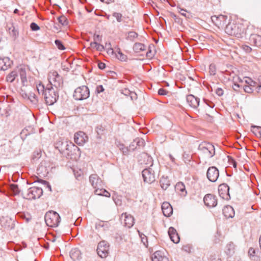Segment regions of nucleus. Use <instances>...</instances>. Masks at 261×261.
<instances>
[{
    "label": "nucleus",
    "instance_id": "nucleus-1",
    "mask_svg": "<svg viewBox=\"0 0 261 261\" xmlns=\"http://www.w3.org/2000/svg\"><path fill=\"white\" fill-rule=\"evenodd\" d=\"M225 31L229 35L241 38L246 34V28L243 23L231 21L226 25Z\"/></svg>",
    "mask_w": 261,
    "mask_h": 261
},
{
    "label": "nucleus",
    "instance_id": "nucleus-2",
    "mask_svg": "<svg viewBox=\"0 0 261 261\" xmlns=\"http://www.w3.org/2000/svg\"><path fill=\"white\" fill-rule=\"evenodd\" d=\"M48 80L49 85H48L47 87L52 86L54 88L59 89L63 86V78L58 72L55 70L49 71L48 74Z\"/></svg>",
    "mask_w": 261,
    "mask_h": 261
},
{
    "label": "nucleus",
    "instance_id": "nucleus-3",
    "mask_svg": "<svg viewBox=\"0 0 261 261\" xmlns=\"http://www.w3.org/2000/svg\"><path fill=\"white\" fill-rule=\"evenodd\" d=\"M58 89L53 87H46L44 93V99L47 105H53L55 103L59 97Z\"/></svg>",
    "mask_w": 261,
    "mask_h": 261
},
{
    "label": "nucleus",
    "instance_id": "nucleus-4",
    "mask_svg": "<svg viewBox=\"0 0 261 261\" xmlns=\"http://www.w3.org/2000/svg\"><path fill=\"white\" fill-rule=\"evenodd\" d=\"M44 219L46 225L49 227H57L60 222V217L56 212L49 211L46 213Z\"/></svg>",
    "mask_w": 261,
    "mask_h": 261
},
{
    "label": "nucleus",
    "instance_id": "nucleus-5",
    "mask_svg": "<svg viewBox=\"0 0 261 261\" xmlns=\"http://www.w3.org/2000/svg\"><path fill=\"white\" fill-rule=\"evenodd\" d=\"M198 150L207 158H211L215 154L214 146L209 142H204L199 144Z\"/></svg>",
    "mask_w": 261,
    "mask_h": 261
},
{
    "label": "nucleus",
    "instance_id": "nucleus-6",
    "mask_svg": "<svg viewBox=\"0 0 261 261\" xmlns=\"http://www.w3.org/2000/svg\"><path fill=\"white\" fill-rule=\"evenodd\" d=\"M90 91L86 86H82L76 88L73 95V98L76 100H83L89 97Z\"/></svg>",
    "mask_w": 261,
    "mask_h": 261
},
{
    "label": "nucleus",
    "instance_id": "nucleus-7",
    "mask_svg": "<svg viewBox=\"0 0 261 261\" xmlns=\"http://www.w3.org/2000/svg\"><path fill=\"white\" fill-rule=\"evenodd\" d=\"M43 194V190L41 188L33 187L28 189L26 193H22L23 197L28 200L39 198Z\"/></svg>",
    "mask_w": 261,
    "mask_h": 261
},
{
    "label": "nucleus",
    "instance_id": "nucleus-8",
    "mask_svg": "<svg viewBox=\"0 0 261 261\" xmlns=\"http://www.w3.org/2000/svg\"><path fill=\"white\" fill-rule=\"evenodd\" d=\"M79 148L72 143L66 142L61 144L60 151L67 158L71 157L76 150H79Z\"/></svg>",
    "mask_w": 261,
    "mask_h": 261
},
{
    "label": "nucleus",
    "instance_id": "nucleus-9",
    "mask_svg": "<svg viewBox=\"0 0 261 261\" xmlns=\"http://www.w3.org/2000/svg\"><path fill=\"white\" fill-rule=\"evenodd\" d=\"M152 167L153 164L151 163L149 167L144 169L142 172V176L145 182L151 184L155 180L154 172Z\"/></svg>",
    "mask_w": 261,
    "mask_h": 261
},
{
    "label": "nucleus",
    "instance_id": "nucleus-10",
    "mask_svg": "<svg viewBox=\"0 0 261 261\" xmlns=\"http://www.w3.org/2000/svg\"><path fill=\"white\" fill-rule=\"evenodd\" d=\"M110 245L105 241H100L97 245V253L101 258L106 257L109 253Z\"/></svg>",
    "mask_w": 261,
    "mask_h": 261
},
{
    "label": "nucleus",
    "instance_id": "nucleus-11",
    "mask_svg": "<svg viewBox=\"0 0 261 261\" xmlns=\"http://www.w3.org/2000/svg\"><path fill=\"white\" fill-rule=\"evenodd\" d=\"M206 176L210 181H216L219 176L218 169L214 166L209 167L207 171Z\"/></svg>",
    "mask_w": 261,
    "mask_h": 261
},
{
    "label": "nucleus",
    "instance_id": "nucleus-12",
    "mask_svg": "<svg viewBox=\"0 0 261 261\" xmlns=\"http://www.w3.org/2000/svg\"><path fill=\"white\" fill-rule=\"evenodd\" d=\"M229 191V187L226 184H222L219 186L218 192L222 198L225 200H229L230 198Z\"/></svg>",
    "mask_w": 261,
    "mask_h": 261
},
{
    "label": "nucleus",
    "instance_id": "nucleus-13",
    "mask_svg": "<svg viewBox=\"0 0 261 261\" xmlns=\"http://www.w3.org/2000/svg\"><path fill=\"white\" fill-rule=\"evenodd\" d=\"M203 201L205 205L208 207H215L217 204V198L216 196L207 194L203 198Z\"/></svg>",
    "mask_w": 261,
    "mask_h": 261
},
{
    "label": "nucleus",
    "instance_id": "nucleus-14",
    "mask_svg": "<svg viewBox=\"0 0 261 261\" xmlns=\"http://www.w3.org/2000/svg\"><path fill=\"white\" fill-rule=\"evenodd\" d=\"M212 21L218 28L222 27L226 23L227 17L225 15H214L211 17Z\"/></svg>",
    "mask_w": 261,
    "mask_h": 261
},
{
    "label": "nucleus",
    "instance_id": "nucleus-15",
    "mask_svg": "<svg viewBox=\"0 0 261 261\" xmlns=\"http://www.w3.org/2000/svg\"><path fill=\"white\" fill-rule=\"evenodd\" d=\"M89 182L93 188L102 187V180L96 174L90 175Z\"/></svg>",
    "mask_w": 261,
    "mask_h": 261
},
{
    "label": "nucleus",
    "instance_id": "nucleus-16",
    "mask_svg": "<svg viewBox=\"0 0 261 261\" xmlns=\"http://www.w3.org/2000/svg\"><path fill=\"white\" fill-rule=\"evenodd\" d=\"M74 142L79 145H83L88 140V137L83 132H79L74 134Z\"/></svg>",
    "mask_w": 261,
    "mask_h": 261
},
{
    "label": "nucleus",
    "instance_id": "nucleus-17",
    "mask_svg": "<svg viewBox=\"0 0 261 261\" xmlns=\"http://www.w3.org/2000/svg\"><path fill=\"white\" fill-rule=\"evenodd\" d=\"M186 100L189 105L193 109H197L199 105V98L190 94L187 95Z\"/></svg>",
    "mask_w": 261,
    "mask_h": 261
},
{
    "label": "nucleus",
    "instance_id": "nucleus-18",
    "mask_svg": "<svg viewBox=\"0 0 261 261\" xmlns=\"http://www.w3.org/2000/svg\"><path fill=\"white\" fill-rule=\"evenodd\" d=\"M2 226L7 229H13L14 227V221L8 217H3L1 219Z\"/></svg>",
    "mask_w": 261,
    "mask_h": 261
},
{
    "label": "nucleus",
    "instance_id": "nucleus-19",
    "mask_svg": "<svg viewBox=\"0 0 261 261\" xmlns=\"http://www.w3.org/2000/svg\"><path fill=\"white\" fill-rule=\"evenodd\" d=\"M168 234L171 240L174 243H178L180 238L176 230L172 227H170L168 230Z\"/></svg>",
    "mask_w": 261,
    "mask_h": 261
},
{
    "label": "nucleus",
    "instance_id": "nucleus-20",
    "mask_svg": "<svg viewBox=\"0 0 261 261\" xmlns=\"http://www.w3.org/2000/svg\"><path fill=\"white\" fill-rule=\"evenodd\" d=\"M145 145V141L144 139L140 138H137L130 143L129 146V149L134 150L136 149L137 146L143 147Z\"/></svg>",
    "mask_w": 261,
    "mask_h": 261
},
{
    "label": "nucleus",
    "instance_id": "nucleus-21",
    "mask_svg": "<svg viewBox=\"0 0 261 261\" xmlns=\"http://www.w3.org/2000/svg\"><path fill=\"white\" fill-rule=\"evenodd\" d=\"M12 64V61L8 58L0 59V70H6L8 69Z\"/></svg>",
    "mask_w": 261,
    "mask_h": 261
},
{
    "label": "nucleus",
    "instance_id": "nucleus-22",
    "mask_svg": "<svg viewBox=\"0 0 261 261\" xmlns=\"http://www.w3.org/2000/svg\"><path fill=\"white\" fill-rule=\"evenodd\" d=\"M16 70L17 74L19 73L20 76L22 85L23 86L27 85L28 81L27 79L26 68L24 67L20 66Z\"/></svg>",
    "mask_w": 261,
    "mask_h": 261
},
{
    "label": "nucleus",
    "instance_id": "nucleus-23",
    "mask_svg": "<svg viewBox=\"0 0 261 261\" xmlns=\"http://www.w3.org/2000/svg\"><path fill=\"white\" fill-rule=\"evenodd\" d=\"M163 213L166 217H169L173 212V209L170 204L167 202H164L162 205Z\"/></svg>",
    "mask_w": 261,
    "mask_h": 261
},
{
    "label": "nucleus",
    "instance_id": "nucleus-24",
    "mask_svg": "<svg viewBox=\"0 0 261 261\" xmlns=\"http://www.w3.org/2000/svg\"><path fill=\"white\" fill-rule=\"evenodd\" d=\"M123 216L124 217V225L128 228L132 227L134 224V217L130 215H127L126 213L123 214L122 215V217Z\"/></svg>",
    "mask_w": 261,
    "mask_h": 261
},
{
    "label": "nucleus",
    "instance_id": "nucleus-25",
    "mask_svg": "<svg viewBox=\"0 0 261 261\" xmlns=\"http://www.w3.org/2000/svg\"><path fill=\"white\" fill-rule=\"evenodd\" d=\"M152 261H168V259L163 255L161 251H155L151 256Z\"/></svg>",
    "mask_w": 261,
    "mask_h": 261
},
{
    "label": "nucleus",
    "instance_id": "nucleus-26",
    "mask_svg": "<svg viewBox=\"0 0 261 261\" xmlns=\"http://www.w3.org/2000/svg\"><path fill=\"white\" fill-rule=\"evenodd\" d=\"M223 213L226 218H233L234 216V211L230 205H227L223 208Z\"/></svg>",
    "mask_w": 261,
    "mask_h": 261
},
{
    "label": "nucleus",
    "instance_id": "nucleus-27",
    "mask_svg": "<svg viewBox=\"0 0 261 261\" xmlns=\"http://www.w3.org/2000/svg\"><path fill=\"white\" fill-rule=\"evenodd\" d=\"M70 257L74 261L80 260L82 258L81 251L76 248L71 249L70 252Z\"/></svg>",
    "mask_w": 261,
    "mask_h": 261
},
{
    "label": "nucleus",
    "instance_id": "nucleus-28",
    "mask_svg": "<svg viewBox=\"0 0 261 261\" xmlns=\"http://www.w3.org/2000/svg\"><path fill=\"white\" fill-rule=\"evenodd\" d=\"M37 172L38 175L40 176H45L48 173V170L45 166L44 165V163H41L39 165L37 169Z\"/></svg>",
    "mask_w": 261,
    "mask_h": 261
},
{
    "label": "nucleus",
    "instance_id": "nucleus-29",
    "mask_svg": "<svg viewBox=\"0 0 261 261\" xmlns=\"http://www.w3.org/2000/svg\"><path fill=\"white\" fill-rule=\"evenodd\" d=\"M160 185L163 190H166L170 185V181L168 178L163 176L160 179Z\"/></svg>",
    "mask_w": 261,
    "mask_h": 261
},
{
    "label": "nucleus",
    "instance_id": "nucleus-30",
    "mask_svg": "<svg viewBox=\"0 0 261 261\" xmlns=\"http://www.w3.org/2000/svg\"><path fill=\"white\" fill-rule=\"evenodd\" d=\"M175 190L178 192H180V194L185 195L186 194L187 192L186 191L185 185L181 182H179L176 184L175 187Z\"/></svg>",
    "mask_w": 261,
    "mask_h": 261
},
{
    "label": "nucleus",
    "instance_id": "nucleus-31",
    "mask_svg": "<svg viewBox=\"0 0 261 261\" xmlns=\"http://www.w3.org/2000/svg\"><path fill=\"white\" fill-rule=\"evenodd\" d=\"M146 48V46L141 43H136L133 46L134 51L137 53L145 50Z\"/></svg>",
    "mask_w": 261,
    "mask_h": 261
},
{
    "label": "nucleus",
    "instance_id": "nucleus-32",
    "mask_svg": "<svg viewBox=\"0 0 261 261\" xmlns=\"http://www.w3.org/2000/svg\"><path fill=\"white\" fill-rule=\"evenodd\" d=\"M250 40L255 46L258 47L261 46V36L257 35H252Z\"/></svg>",
    "mask_w": 261,
    "mask_h": 261
},
{
    "label": "nucleus",
    "instance_id": "nucleus-33",
    "mask_svg": "<svg viewBox=\"0 0 261 261\" xmlns=\"http://www.w3.org/2000/svg\"><path fill=\"white\" fill-rule=\"evenodd\" d=\"M256 250L254 248L251 247L248 250V255L252 260L257 261L258 260V256L256 254Z\"/></svg>",
    "mask_w": 261,
    "mask_h": 261
},
{
    "label": "nucleus",
    "instance_id": "nucleus-34",
    "mask_svg": "<svg viewBox=\"0 0 261 261\" xmlns=\"http://www.w3.org/2000/svg\"><path fill=\"white\" fill-rule=\"evenodd\" d=\"M9 190L13 195H18L20 192L18 185L14 184H12L9 186Z\"/></svg>",
    "mask_w": 261,
    "mask_h": 261
},
{
    "label": "nucleus",
    "instance_id": "nucleus-35",
    "mask_svg": "<svg viewBox=\"0 0 261 261\" xmlns=\"http://www.w3.org/2000/svg\"><path fill=\"white\" fill-rule=\"evenodd\" d=\"M90 45L91 47L95 48L97 51H102L105 49L103 45L96 42H91Z\"/></svg>",
    "mask_w": 261,
    "mask_h": 261
},
{
    "label": "nucleus",
    "instance_id": "nucleus-36",
    "mask_svg": "<svg viewBox=\"0 0 261 261\" xmlns=\"http://www.w3.org/2000/svg\"><path fill=\"white\" fill-rule=\"evenodd\" d=\"M18 74L17 70L13 71L7 76V81L9 82L12 83L15 80Z\"/></svg>",
    "mask_w": 261,
    "mask_h": 261
},
{
    "label": "nucleus",
    "instance_id": "nucleus-37",
    "mask_svg": "<svg viewBox=\"0 0 261 261\" xmlns=\"http://www.w3.org/2000/svg\"><path fill=\"white\" fill-rule=\"evenodd\" d=\"M109 225L108 222H104L103 221H100L97 223L95 225V228L97 229H99L100 228L104 227V230L107 229L109 228Z\"/></svg>",
    "mask_w": 261,
    "mask_h": 261
},
{
    "label": "nucleus",
    "instance_id": "nucleus-38",
    "mask_svg": "<svg viewBox=\"0 0 261 261\" xmlns=\"http://www.w3.org/2000/svg\"><path fill=\"white\" fill-rule=\"evenodd\" d=\"M9 31L10 34L15 38L17 37L18 35V31L13 24H11V26L9 28Z\"/></svg>",
    "mask_w": 261,
    "mask_h": 261
},
{
    "label": "nucleus",
    "instance_id": "nucleus-39",
    "mask_svg": "<svg viewBox=\"0 0 261 261\" xmlns=\"http://www.w3.org/2000/svg\"><path fill=\"white\" fill-rule=\"evenodd\" d=\"M118 51H117V54H116V56L118 59L121 61H125L127 57L125 55H124L120 50V49H118Z\"/></svg>",
    "mask_w": 261,
    "mask_h": 261
},
{
    "label": "nucleus",
    "instance_id": "nucleus-40",
    "mask_svg": "<svg viewBox=\"0 0 261 261\" xmlns=\"http://www.w3.org/2000/svg\"><path fill=\"white\" fill-rule=\"evenodd\" d=\"M36 89L39 94H42L44 95L45 89L44 86L41 83H39L36 85Z\"/></svg>",
    "mask_w": 261,
    "mask_h": 261
},
{
    "label": "nucleus",
    "instance_id": "nucleus-41",
    "mask_svg": "<svg viewBox=\"0 0 261 261\" xmlns=\"http://www.w3.org/2000/svg\"><path fill=\"white\" fill-rule=\"evenodd\" d=\"M138 37V34L134 31H130L128 32V35L127 36V39L129 40L130 41H134L135 38Z\"/></svg>",
    "mask_w": 261,
    "mask_h": 261
},
{
    "label": "nucleus",
    "instance_id": "nucleus-42",
    "mask_svg": "<svg viewBox=\"0 0 261 261\" xmlns=\"http://www.w3.org/2000/svg\"><path fill=\"white\" fill-rule=\"evenodd\" d=\"M60 23L62 25H67L68 24L67 19L65 16H61L58 18Z\"/></svg>",
    "mask_w": 261,
    "mask_h": 261
},
{
    "label": "nucleus",
    "instance_id": "nucleus-43",
    "mask_svg": "<svg viewBox=\"0 0 261 261\" xmlns=\"http://www.w3.org/2000/svg\"><path fill=\"white\" fill-rule=\"evenodd\" d=\"M217 68L216 66L214 64H210L209 66V72L211 75H215L216 74Z\"/></svg>",
    "mask_w": 261,
    "mask_h": 261
},
{
    "label": "nucleus",
    "instance_id": "nucleus-44",
    "mask_svg": "<svg viewBox=\"0 0 261 261\" xmlns=\"http://www.w3.org/2000/svg\"><path fill=\"white\" fill-rule=\"evenodd\" d=\"M113 16L116 18L117 21L120 22L123 20V16L121 13L117 12H114L112 14Z\"/></svg>",
    "mask_w": 261,
    "mask_h": 261
},
{
    "label": "nucleus",
    "instance_id": "nucleus-45",
    "mask_svg": "<svg viewBox=\"0 0 261 261\" xmlns=\"http://www.w3.org/2000/svg\"><path fill=\"white\" fill-rule=\"evenodd\" d=\"M55 43L59 49L64 50L65 49V47L61 41L59 40H56Z\"/></svg>",
    "mask_w": 261,
    "mask_h": 261
},
{
    "label": "nucleus",
    "instance_id": "nucleus-46",
    "mask_svg": "<svg viewBox=\"0 0 261 261\" xmlns=\"http://www.w3.org/2000/svg\"><path fill=\"white\" fill-rule=\"evenodd\" d=\"M28 98L33 102L36 103L38 101L37 97L34 93H30Z\"/></svg>",
    "mask_w": 261,
    "mask_h": 261
},
{
    "label": "nucleus",
    "instance_id": "nucleus-47",
    "mask_svg": "<svg viewBox=\"0 0 261 261\" xmlns=\"http://www.w3.org/2000/svg\"><path fill=\"white\" fill-rule=\"evenodd\" d=\"M139 236L141 239L142 242L143 243L144 245L146 246L148 243L147 237L143 233H140V232H139Z\"/></svg>",
    "mask_w": 261,
    "mask_h": 261
},
{
    "label": "nucleus",
    "instance_id": "nucleus-48",
    "mask_svg": "<svg viewBox=\"0 0 261 261\" xmlns=\"http://www.w3.org/2000/svg\"><path fill=\"white\" fill-rule=\"evenodd\" d=\"M244 90L246 92L248 93H251L254 90V89L249 85H244Z\"/></svg>",
    "mask_w": 261,
    "mask_h": 261
},
{
    "label": "nucleus",
    "instance_id": "nucleus-49",
    "mask_svg": "<svg viewBox=\"0 0 261 261\" xmlns=\"http://www.w3.org/2000/svg\"><path fill=\"white\" fill-rule=\"evenodd\" d=\"M94 189H95V191H94L95 194L97 195H101V194L103 192V190H104V189L102 188V187L94 188Z\"/></svg>",
    "mask_w": 261,
    "mask_h": 261
},
{
    "label": "nucleus",
    "instance_id": "nucleus-50",
    "mask_svg": "<svg viewBox=\"0 0 261 261\" xmlns=\"http://www.w3.org/2000/svg\"><path fill=\"white\" fill-rule=\"evenodd\" d=\"M102 40V36H100L98 34H94L93 36V42H96V43H98V42H101Z\"/></svg>",
    "mask_w": 261,
    "mask_h": 261
},
{
    "label": "nucleus",
    "instance_id": "nucleus-51",
    "mask_svg": "<svg viewBox=\"0 0 261 261\" xmlns=\"http://www.w3.org/2000/svg\"><path fill=\"white\" fill-rule=\"evenodd\" d=\"M30 28L33 31H36L40 29V27L35 22L31 23Z\"/></svg>",
    "mask_w": 261,
    "mask_h": 261
},
{
    "label": "nucleus",
    "instance_id": "nucleus-52",
    "mask_svg": "<svg viewBox=\"0 0 261 261\" xmlns=\"http://www.w3.org/2000/svg\"><path fill=\"white\" fill-rule=\"evenodd\" d=\"M227 247L228 248V251H227V253L228 254H230L231 252H233L234 250V245L233 243H229L227 245Z\"/></svg>",
    "mask_w": 261,
    "mask_h": 261
},
{
    "label": "nucleus",
    "instance_id": "nucleus-53",
    "mask_svg": "<svg viewBox=\"0 0 261 261\" xmlns=\"http://www.w3.org/2000/svg\"><path fill=\"white\" fill-rule=\"evenodd\" d=\"M203 101L210 108H213L214 107L215 104L212 101H210V100L206 99H204Z\"/></svg>",
    "mask_w": 261,
    "mask_h": 261
},
{
    "label": "nucleus",
    "instance_id": "nucleus-54",
    "mask_svg": "<svg viewBox=\"0 0 261 261\" xmlns=\"http://www.w3.org/2000/svg\"><path fill=\"white\" fill-rule=\"evenodd\" d=\"M105 90L104 88L102 85H98L96 87V92L97 93H100L103 92Z\"/></svg>",
    "mask_w": 261,
    "mask_h": 261
},
{
    "label": "nucleus",
    "instance_id": "nucleus-55",
    "mask_svg": "<svg viewBox=\"0 0 261 261\" xmlns=\"http://www.w3.org/2000/svg\"><path fill=\"white\" fill-rule=\"evenodd\" d=\"M167 93L168 91L163 88L160 89L158 91V94L160 95H165Z\"/></svg>",
    "mask_w": 261,
    "mask_h": 261
},
{
    "label": "nucleus",
    "instance_id": "nucleus-56",
    "mask_svg": "<svg viewBox=\"0 0 261 261\" xmlns=\"http://www.w3.org/2000/svg\"><path fill=\"white\" fill-rule=\"evenodd\" d=\"M178 12L181 15L187 17V11L186 10L178 8Z\"/></svg>",
    "mask_w": 261,
    "mask_h": 261
},
{
    "label": "nucleus",
    "instance_id": "nucleus-57",
    "mask_svg": "<svg viewBox=\"0 0 261 261\" xmlns=\"http://www.w3.org/2000/svg\"><path fill=\"white\" fill-rule=\"evenodd\" d=\"M216 93L218 96H220L223 94V90L220 88H218L216 90Z\"/></svg>",
    "mask_w": 261,
    "mask_h": 261
},
{
    "label": "nucleus",
    "instance_id": "nucleus-58",
    "mask_svg": "<svg viewBox=\"0 0 261 261\" xmlns=\"http://www.w3.org/2000/svg\"><path fill=\"white\" fill-rule=\"evenodd\" d=\"M121 93L125 95H128L130 93V91L128 89L125 88L121 90Z\"/></svg>",
    "mask_w": 261,
    "mask_h": 261
},
{
    "label": "nucleus",
    "instance_id": "nucleus-59",
    "mask_svg": "<svg viewBox=\"0 0 261 261\" xmlns=\"http://www.w3.org/2000/svg\"><path fill=\"white\" fill-rule=\"evenodd\" d=\"M243 48L244 50L247 53H250L252 50L251 48L248 45H244L243 46Z\"/></svg>",
    "mask_w": 261,
    "mask_h": 261
},
{
    "label": "nucleus",
    "instance_id": "nucleus-60",
    "mask_svg": "<svg viewBox=\"0 0 261 261\" xmlns=\"http://www.w3.org/2000/svg\"><path fill=\"white\" fill-rule=\"evenodd\" d=\"M98 67L100 69H103L106 68V64L102 62H99L98 64Z\"/></svg>",
    "mask_w": 261,
    "mask_h": 261
},
{
    "label": "nucleus",
    "instance_id": "nucleus-61",
    "mask_svg": "<svg viewBox=\"0 0 261 261\" xmlns=\"http://www.w3.org/2000/svg\"><path fill=\"white\" fill-rule=\"evenodd\" d=\"M101 195L107 197H110V193L109 192H108L107 190H106L105 189H104V190H103V192H102Z\"/></svg>",
    "mask_w": 261,
    "mask_h": 261
},
{
    "label": "nucleus",
    "instance_id": "nucleus-62",
    "mask_svg": "<svg viewBox=\"0 0 261 261\" xmlns=\"http://www.w3.org/2000/svg\"><path fill=\"white\" fill-rule=\"evenodd\" d=\"M255 90L258 92V93H261V84H257Z\"/></svg>",
    "mask_w": 261,
    "mask_h": 261
},
{
    "label": "nucleus",
    "instance_id": "nucleus-63",
    "mask_svg": "<svg viewBox=\"0 0 261 261\" xmlns=\"http://www.w3.org/2000/svg\"><path fill=\"white\" fill-rule=\"evenodd\" d=\"M107 53L109 54L113 55L114 53V51L113 49L110 47L109 48H108Z\"/></svg>",
    "mask_w": 261,
    "mask_h": 261
},
{
    "label": "nucleus",
    "instance_id": "nucleus-64",
    "mask_svg": "<svg viewBox=\"0 0 261 261\" xmlns=\"http://www.w3.org/2000/svg\"><path fill=\"white\" fill-rule=\"evenodd\" d=\"M254 127L256 128V129H257L256 130L258 133V134L259 135V137L261 138V127L254 126Z\"/></svg>",
    "mask_w": 261,
    "mask_h": 261
}]
</instances>
